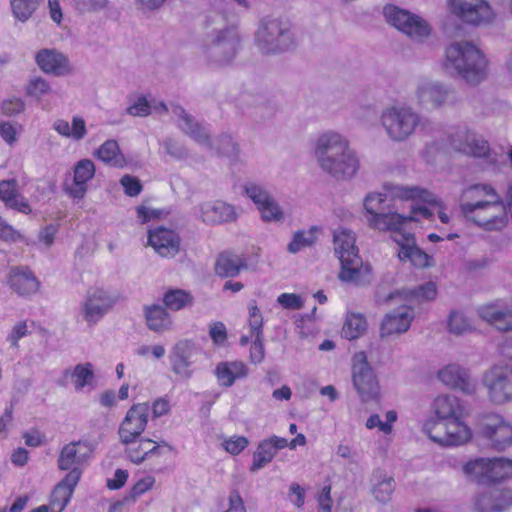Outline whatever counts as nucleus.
Instances as JSON below:
<instances>
[{"label":"nucleus","instance_id":"f257e3e1","mask_svg":"<svg viewBox=\"0 0 512 512\" xmlns=\"http://www.w3.org/2000/svg\"><path fill=\"white\" fill-rule=\"evenodd\" d=\"M315 153L321 168L336 179L350 178L359 168V161L349 149L348 142L338 133L320 136Z\"/></svg>","mask_w":512,"mask_h":512},{"label":"nucleus","instance_id":"f03ea898","mask_svg":"<svg viewBox=\"0 0 512 512\" xmlns=\"http://www.w3.org/2000/svg\"><path fill=\"white\" fill-rule=\"evenodd\" d=\"M445 66L453 67L471 84L479 83L486 75L487 61L482 52L470 42H456L447 47Z\"/></svg>","mask_w":512,"mask_h":512},{"label":"nucleus","instance_id":"7ed1b4c3","mask_svg":"<svg viewBox=\"0 0 512 512\" xmlns=\"http://www.w3.org/2000/svg\"><path fill=\"white\" fill-rule=\"evenodd\" d=\"M333 240L335 253L341 263L340 279L342 281L357 280L363 263L356 246L355 234L344 228L337 229L334 231Z\"/></svg>","mask_w":512,"mask_h":512},{"label":"nucleus","instance_id":"20e7f679","mask_svg":"<svg viewBox=\"0 0 512 512\" xmlns=\"http://www.w3.org/2000/svg\"><path fill=\"white\" fill-rule=\"evenodd\" d=\"M463 469L467 476L478 483L492 484L512 478V460L504 457L470 460Z\"/></svg>","mask_w":512,"mask_h":512},{"label":"nucleus","instance_id":"39448f33","mask_svg":"<svg viewBox=\"0 0 512 512\" xmlns=\"http://www.w3.org/2000/svg\"><path fill=\"white\" fill-rule=\"evenodd\" d=\"M466 417H455L442 422H427L424 430L428 437L441 446H461L472 439V430Z\"/></svg>","mask_w":512,"mask_h":512},{"label":"nucleus","instance_id":"423d86ee","mask_svg":"<svg viewBox=\"0 0 512 512\" xmlns=\"http://www.w3.org/2000/svg\"><path fill=\"white\" fill-rule=\"evenodd\" d=\"M386 195L381 193L368 194L364 200L369 227L379 231H390L393 233L405 222L407 218L396 212H383V203Z\"/></svg>","mask_w":512,"mask_h":512},{"label":"nucleus","instance_id":"0eeeda50","mask_svg":"<svg viewBox=\"0 0 512 512\" xmlns=\"http://www.w3.org/2000/svg\"><path fill=\"white\" fill-rule=\"evenodd\" d=\"M352 380L362 401L377 399L379 383L370 367L365 352H357L352 359Z\"/></svg>","mask_w":512,"mask_h":512},{"label":"nucleus","instance_id":"6e6552de","mask_svg":"<svg viewBox=\"0 0 512 512\" xmlns=\"http://www.w3.org/2000/svg\"><path fill=\"white\" fill-rule=\"evenodd\" d=\"M383 14L389 24L411 38L422 40L431 32L429 24L421 17L399 9L397 6L386 5Z\"/></svg>","mask_w":512,"mask_h":512},{"label":"nucleus","instance_id":"1a4fd4ad","mask_svg":"<svg viewBox=\"0 0 512 512\" xmlns=\"http://www.w3.org/2000/svg\"><path fill=\"white\" fill-rule=\"evenodd\" d=\"M124 445V453L126 458L135 465H140L146 461L161 458L171 454L173 447L164 440L155 441L148 437L140 436L136 440L129 443H121Z\"/></svg>","mask_w":512,"mask_h":512},{"label":"nucleus","instance_id":"9d476101","mask_svg":"<svg viewBox=\"0 0 512 512\" xmlns=\"http://www.w3.org/2000/svg\"><path fill=\"white\" fill-rule=\"evenodd\" d=\"M251 342L249 359L253 364L263 362L265 358V349L263 344V316L256 303L249 305L248 332L240 337L241 346H246Z\"/></svg>","mask_w":512,"mask_h":512},{"label":"nucleus","instance_id":"9b49d317","mask_svg":"<svg viewBox=\"0 0 512 512\" xmlns=\"http://www.w3.org/2000/svg\"><path fill=\"white\" fill-rule=\"evenodd\" d=\"M382 124L394 140L406 139L418 124L417 115L409 108H388L382 114Z\"/></svg>","mask_w":512,"mask_h":512},{"label":"nucleus","instance_id":"f8f14e48","mask_svg":"<svg viewBox=\"0 0 512 512\" xmlns=\"http://www.w3.org/2000/svg\"><path fill=\"white\" fill-rule=\"evenodd\" d=\"M150 415L148 402L133 404L126 412L118 428L120 443H129L144 433Z\"/></svg>","mask_w":512,"mask_h":512},{"label":"nucleus","instance_id":"ddd939ff","mask_svg":"<svg viewBox=\"0 0 512 512\" xmlns=\"http://www.w3.org/2000/svg\"><path fill=\"white\" fill-rule=\"evenodd\" d=\"M480 435L491 448L503 451L512 444V425L501 415H486L483 417Z\"/></svg>","mask_w":512,"mask_h":512},{"label":"nucleus","instance_id":"4468645a","mask_svg":"<svg viewBox=\"0 0 512 512\" xmlns=\"http://www.w3.org/2000/svg\"><path fill=\"white\" fill-rule=\"evenodd\" d=\"M483 381L493 403L503 404L512 399V367L495 366L485 373Z\"/></svg>","mask_w":512,"mask_h":512},{"label":"nucleus","instance_id":"2eb2a0df","mask_svg":"<svg viewBox=\"0 0 512 512\" xmlns=\"http://www.w3.org/2000/svg\"><path fill=\"white\" fill-rule=\"evenodd\" d=\"M391 237L400 247L398 256L401 261L410 262L418 268H425L431 265L432 257L416 245L411 229L400 226L391 233Z\"/></svg>","mask_w":512,"mask_h":512},{"label":"nucleus","instance_id":"dca6fc26","mask_svg":"<svg viewBox=\"0 0 512 512\" xmlns=\"http://www.w3.org/2000/svg\"><path fill=\"white\" fill-rule=\"evenodd\" d=\"M451 12L466 23L479 25L493 19V11L486 0H448Z\"/></svg>","mask_w":512,"mask_h":512},{"label":"nucleus","instance_id":"f3484780","mask_svg":"<svg viewBox=\"0 0 512 512\" xmlns=\"http://www.w3.org/2000/svg\"><path fill=\"white\" fill-rule=\"evenodd\" d=\"M287 29L282 27V22L278 19L265 20L261 23L256 40L260 49L264 53H276L286 50L285 44L289 36Z\"/></svg>","mask_w":512,"mask_h":512},{"label":"nucleus","instance_id":"a211bd4d","mask_svg":"<svg viewBox=\"0 0 512 512\" xmlns=\"http://www.w3.org/2000/svg\"><path fill=\"white\" fill-rule=\"evenodd\" d=\"M148 245L161 257L173 258L181 249V237L172 228L156 226L147 233Z\"/></svg>","mask_w":512,"mask_h":512},{"label":"nucleus","instance_id":"6ab92c4d","mask_svg":"<svg viewBox=\"0 0 512 512\" xmlns=\"http://www.w3.org/2000/svg\"><path fill=\"white\" fill-rule=\"evenodd\" d=\"M116 299L102 288H91L82 304V315L89 325L100 321L114 306Z\"/></svg>","mask_w":512,"mask_h":512},{"label":"nucleus","instance_id":"aec40b11","mask_svg":"<svg viewBox=\"0 0 512 512\" xmlns=\"http://www.w3.org/2000/svg\"><path fill=\"white\" fill-rule=\"evenodd\" d=\"M94 452L93 445L87 440L72 441L63 446L58 457L60 470L79 469L87 463Z\"/></svg>","mask_w":512,"mask_h":512},{"label":"nucleus","instance_id":"412c9836","mask_svg":"<svg viewBox=\"0 0 512 512\" xmlns=\"http://www.w3.org/2000/svg\"><path fill=\"white\" fill-rule=\"evenodd\" d=\"M448 142L454 150L473 157L482 158L489 155L488 142L466 129L458 128L450 133Z\"/></svg>","mask_w":512,"mask_h":512},{"label":"nucleus","instance_id":"4be33fe9","mask_svg":"<svg viewBox=\"0 0 512 512\" xmlns=\"http://www.w3.org/2000/svg\"><path fill=\"white\" fill-rule=\"evenodd\" d=\"M393 196L403 201L427 203L428 206L436 208L438 217L442 223L447 224L450 221V217L445 211V206L426 189L419 187L400 186L394 189Z\"/></svg>","mask_w":512,"mask_h":512},{"label":"nucleus","instance_id":"5701e85b","mask_svg":"<svg viewBox=\"0 0 512 512\" xmlns=\"http://www.w3.org/2000/svg\"><path fill=\"white\" fill-rule=\"evenodd\" d=\"M247 196L255 203L264 221H278L283 212L277 202L259 185L250 183L245 186Z\"/></svg>","mask_w":512,"mask_h":512},{"label":"nucleus","instance_id":"b1692460","mask_svg":"<svg viewBox=\"0 0 512 512\" xmlns=\"http://www.w3.org/2000/svg\"><path fill=\"white\" fill-rule=\"evenodd\" d=\"M81 477L79 469H72L69 471L64 479H62L53 489L50 504L52 512H62L69 503L75 487L77 486Z\"/></svg>","mask_w":512,"mask_h":512},{"label":"nucleus","instance_id":"393cba45","mask_svg":"<svg viewBox=\"0 0 512 512\" xmlns=\"http://www.w3.org/2000/svg\"><path fill=\"white\" fill-rule=\"evenodd\" d=\"M249 374L248 365L241 360L221 361L214 369L219 386L224 388L232 387L237 381L246 379Z\"/></svg>","mask_w":512,"mask_h":512},{"label":"nucleus","instance_id":"a878e982","mask_svg":"<svg viewBox=\"0 0 512 512\" xmlns=\"http://www.w3.org/2000/svg\"><path fill=\"white\" fill-rule=\"evenodd\" d=\"M475 506L479 512H502L512 506V490L493 488L480 493Z\"/></svg>","mask_w":512,"mask_h":512},{"label":"nucleus","instance_id":"bb28decb","mask_svg":"<svg viewBox=\"0 0 512 512\" xmlns=\"http://www.w3.org/2000/svg\"><path fill=\"white\" fill-rule=\"evenodd\" d=\"M288 446V440L283 437L271 436L261 441L253 454V462L250 466L251 472H256L270 463L278 450Z\"/></svg>","mask_w":512,"mask_h":512},{"label":"nucleus","instance_id":"cd10ccee","mask_svg":"<svg viewBox=\"0 0 512 512\" xmlns=\"http://www.w3.org/2000/svg\"><path fill=\"white\" fill-rule=\"evenodd\" d=\"M413 317V309L408 306H402L397 310L388 313L381 324V337L406 332L411 325Z\"/></svg>","mask_w":512,"mask_h":512},{"label":"nucleus","instance_id":"c85d7f7f","mask_svg":"<svg viewBox=\"0 0 512 512\" xmlns=\"http://www.w3.org/2000/svg\"><path fill=\"white\" fill-rule=\"evenodd\" d=\"M438 378L443 384L460 390L465 394H473L475 392V385L470 381L469 374L458 365H447L438 372Z\"/></svg>","mask_w":512,"mask_h":512},{"label":"nucleus","instance_id":"c756f323","mask_svg":"<svg viewBox=\"0 0 512 512\" xmlns=\"http://www.w3.org/2000/svg\"><path fill=\"white\" fill-rule=\"evenodd\" d=\"M479 317L499 331H512V309L497 303L484 304L478 309Z\"/></svg>","mask_w":512,"mask_h":512},{"label":"nucleus","instance_id":"7c9ffc66","mask_svg":"<svg viewBox=\"0 0 512 512\" xmlns=\"http://www.w3.org/2000/svg\"><path fill=\"white\" fill-rule=\"evenodd\" d=\"M0 200L9 209H13L27 215L32 213V208L28 200L19 194L18 182L16 179L0 181Z\"/></svg>","mask_w":512,"mask_h":512},{"label":"nucleus","instance_id":"2f4dec72","mask_svg":"<svg viewBox=\"0 0 512 512\" xmlns=\"http://www.w3.org/2000/svg\"><path fill=\"white\" fill-rule=\"evenodd\" d=\"M39 68L45 73L64 75L70 72L69 61L62 53L54 49H42L35 57Z\"/></svg>","mask_w":512,"mask_h":512},{"label":"nucleus","instance_id":"473e14b6","mask_svg":"<svg viewBox=\"0 0 512 512\" xmlns=\"http://www.w3.org/2000/svg\"><path fill=\"white\" fill-rule=\"evenodd\" d=\"M201 217L203 222L214 225L235 221L237 214L232 205L216 200L202 204Z\"/></svg>","mask_w":512,"mask_h":512},{"label":"nucleus","instance_id":"72a5a7b5","mask_svg":"<svg viewBox=\"0 0 512 512\" xmlns=\"http://www.w3.org/2000/svg\"><path fill=\"white\" fill-rule=\"evenodd\" d=\"M436 419L430 422H444L455 417H467L468 411L461 404L460 400L454 396L440 395L434 400L433 404Z\"/></svg>","mask_w":512,"mask_h":512},{"label":"nucleus","instance_id":"f704fd0d","mask_svg":"<svg viewBox=\"0 0 512 512\" xmlns=\"http://www.w3.org/2000/svg\"><path fill=\"white\" fill-rule=\"evenodd\" d=\"M10 287L19 295L27 296L38 291L40 283L28 268L13 267L8 277Z\"/></svg>","mask_w":512,"mask_h":512},{"label":"nucleus","instance_id":"c9c22d12","mask_svg":"<svg viewBox=\"0 0 512 512\" xmlns=\"http://www.w3.org/2000/svg\"><path fill=\"white\" fill-rule=\"evenodd\" d=\"M193 349V343L189 340H180L174 345L170 355V363L175 374L189 375Z\"/></svg>","mask_w":512,"mask_h":512},{"label":"nucleus","instance_id":"e433bc0d","mask_svg":"<svg viewBox=\"0 0 512 512\" xmlns=\"http://www.w3.org/2000/svg\"><path fill=\"white\" fill-rule=\"evenodd\" d=\"M95 165L90 159L80 160L74 167V184L70 194L74 198H82L87 190V182L95 175Z\"/></svg>","mask_w":512,"mask_h":512},{"label":"nucleus","instance_id":"4c0bfd02","mask_svg":"<svg viewBox=\"0 0 512 512\" xmlns=\"http://www.w3.org/2000/svg\"><path fill=\"white\" fill-rule=\"evenodd\" d=\"M147 327L156 333L170 330L172 319L167 309L161 305L153 304L144 309Z\"/></svg>","mask_w":512,"mask_h":512},{"label":"nucleus","instance_id":"58836bf2","mask_svg":"<svg viewBox=\"0 0 512 512\" xmlns=\"http://www.w3.org/2000/svg\"><path fill=\"white\" fill-rule=\"evenodd\" d=\"M95 156L104 164L111 167L123 168L127 164L126 158L121 152L118 142L113 139L105 141L96 150Z\"/></svg>","mask_w":512,"mask_h":512},{"label":"nucleus","instance_id":"ea45409f","mask_svg":"<svg viewBox=\"0 0 512 512\" xmlns=\"http://www.w3.org/2000/svg\"><path fill=\"white\" fill-rule=\"evenodd\" d=\"M245 267L243 258L235 256L231 252L224 251L219 254L215 263V273L223 278L234 277Z\"/></svg>","mask_w":512,"mask_h":512},{"label":"nucleus","instance_id":"a19ab883","mask_svg":"<svg viewBox=\"0 0 512 512\" xmlns=\"http://www.w3.org/2000/svg\"><path fill=\"white\" fill-rule=\"evenodd\" d=\"M53 128L58 134L67 138H73L74 140L83 139L87 133L85 121L80 116L73 117L72 127H70L66 120L58 119L55 121Z\"/></svg>","mask_w":512,"mask_h":512},{"label":"nucleus","instance_id":"79ce46f5","mask_svg":"<svg viewBox=\"0 0 512 512\" xmlns=\"http://www.w3.org/2000/svg\"><path fill=\"white\" fill-rule=\"evenodd\" d=\"M417 94L422 103H429L437 108L447 100L449 91L438 84H426L418 89Z\"/></svg>","mask_w":512,"mask_h":512},{"label":"nucleus","instance_id":"37998d69","mask_svg":"<svg viewBox=\"0 0 512 512\" xmlns=\"http://www.w3.org/2000/svg\"><path fill=\"white\" fill-rule=\"evenodd\" d=\"M164 307L171 311H179L193 302L190 292L183 289L170 288L163 294Z\"/></svg>","mask_w":512,"mask_h":512},{"label":"nucleus","instance_id":"c03bdc74","mask_svg":"<svg viewBox=\"0 0 512 512\" xmlns=\"http://www.w3.org/2000/svg\"><path fill=\"white\" fill-rule=\"evenodd\" d=\"M367 322L363 315L350 313L347 315L342 328L343 336L348 340L359 338L366 330Z\"/></svg>","mask_w":512,"mask_h":512},{"label":"nucleus","instance_id":"a18cd8bd","mask_svg":"<svg viewBox=\"0 0 512 512\" xmlns=\"http://www.w3.org/2000/svg\"><path fill=\"white\" fill-rule=\"evenodd\" d=\"M70 375L74 387L77 391H81L86 385L90 384L94 379V371L91 363L78 364L72 371L66 370L65 376Z\"/></svg>","mask_w":512,"mask_h":512},{"label":"nucleus","instance_id":"49530a36","mask_svg":"<svg viewBox=\"0 0 512 512\" xmlns=\"http://www.w3.org/2000/svg\"><path fill=\"white\" fill-rule=\"evenodd\" d=\"M179 113V116L184 122V126L182 127L187 134H189L195 141L203 144L209 143V135L205 132L204 128H202L199 124L194 123L192 117L188 115L183 108L177 107L176 110Z\"/></svg>","mask_w":512,"mask_h":512},{"label":"nucleus","instance_id":"de8ad7c7","mask_svg":"<svg viewBox=\"0 0 512 512\" xmlns=\"http://www.w3.org/2000/svg\"><path fill=\"white\" fill-rule=\"evenodd\" d=\"M156 479L151 475H146L138 479L129 489L123 498L124 503L135 502L139 497L152 490L155 486Z\"/></svg>","mask_w":512,"mask_h":512},{"label":"nucleus","instance_id":"09e8293b","mask_svg":"<svg viewBox=\"0 0 512 512\" xmlns=\"http://www.w3.org/2000/svg\"><path fill=\"white\" fill-rule=\"evenodd\" d=\"M449 331L455 335H463L471 332L473 327L469 319L461 311L453 310L448 318Z\"/></svg>","mask_w":512,"mask_h":512},{"label":"nucleus","instance_id":"8fccbe9b","mask_svg":"<svg viewBox=\"0 0 512 512\" xmlns=\"http://www.w3.org/2000/svg\"><path fill=\"white\" fill-rule=\"evenodd\" d=\"M13 15L20 21L29 19L37 9L38 0H11Z\"/></svg>","mask_w":512,"mask_h":512},{"label":"nucleus","instance_id":"3c124183","mask_svg":"<svg viewBox=\"0 0 512 512\" xmlns=\"http://www.w3.org/2000/svg\"><path fill=\"white\" fill-rule=\"evenodd\" d=\"M397 420V413L394 410H390L386 413V421H381L378 414H372L366 421V427L368 429L378 428L385 434L392 432V426Z\"/></svg>","mask_w":512,"mask_h":512},{"label":"nucleus","instance_id":"603ef678","mask_svg":"<svg viewBox=\"0 0 512 512\" xmlns=\"http://www.w3.org/2000/svg\"><path fill=\"white\" fill-rule=\"evenodd\" d=\"M249 443L247 437L233 435L223 440L222 447L229 454L237 456L249 446Z\"/></svg>","mask_w":512,"mask_h":512},{"label":"nucleus","instance_id":"864d4df0","mask_svg":"<svg viewBox=\"0 0 512 512\" xmlns=\"http://www.w3.org/2000/svg\"><path fill=\"white\" fill-rule=\"evenodd\" d=\"M315 231V229H311L307 237L303 231L296 232L288 245V250L292 253H296L304 247L311 246L316 241Z\"/></svg>","mask_w":512,"mask_h":512},{"label":"nucleus","instance_id":"5fc2aeb1","mask_svg":"<svg viewBox=\"0 0 512 512\" xmlns=\"http://www.w3.org/2000/svg\"><path fill=\"white\" fill-rule=\"evenodd\" d=\"M415 205L411 207L410 214L408 216H404L407 218L401 227H405L406 229H410L408 226L413 221H419L420 218L423 219H431L433 212L426 206H422L423 203L414 202Z\"/></svg>","mask_w":512,"mask_h":512},{"label":"nucleus","instance_id":"6e6d98bb","mask_svg":"<svg viewBox=\"0 0 512 512\" xmlns=\"http://www.w3.org/2000/svg\"><path fill=\"white\" fill-rule=\"evenodd\" d=\"M394 479L388 478L375 485L373 488V495L379 502L385 503L390 500L391 495L394 491Z\"/></svg>","mask_w":512,"mask_h":512},{"label":"nucleus","instance_id":"4d7b16f0","mask_svg":"<svg viewBox=\"0 0 512 512\" xmlns=\"http://www.w3.org/2000/svg\"><path fill=\"white\" fill-rule=\"evenodd\" d=\"M26 91L28 95L40 99L50 92V85L46 80L36 77L29 81Z\"/></svg>","mask_w":512,"mask_h":512},{"label":"nucleus","instance_id":"13d9d810","mask_svg":"<svg viewBox=\"0 0 512 512\" xmlns=\"http://www.w3.org/2000/svg\"><path fill=\"white\" fill-rule=\"evenodd\" d=\"M29 333L27 321H19L17 322L11 329L10 333L7 336V341L10 343L11 347L18 348L19 341L27 336Z\"/></svg>","mask_w":512,"mask_h":512},{"label":"nucleus","instance_id":"bf43d9fd","mask_svg":"<svg viewBox=\"0 0 512 512\" xmlns=\"http://www.w3.org/2000/svg\"><path fill=\"white\" fill-rule=\"evenodd\" d=\"M0 239L6 242H18L24 240V236L0 216Z\"/></svg>","mask_w":512,"mask_h":512},{"label":"nucleus","instance_id":"052dcab7","mask_svg":"<svg viewBox=\"0 0 512 512\" xmlns=\"http://www.w3.org/2000/svg\"><path fill=\"white\" fill-rule=\"evenodd\" d=\"M120 183L124 188V192L126 195L130 197H135L139 195L143 189V186L140 182V180L134 176L131 175H124L120 179Z\"/></svg>","mask_w":512,"mask_h":512},{"label":"nucleus","instance_id":"680f3d73","mask_svg":"<svg viewBox=\"0 0 512 512\" xmlns=\"http://www.w3.org/2000/svg\"><path fill=\"white\" fill-rule=\"evenodd\" d=\"M437 295V287L433 282H428L411 291V296L417 300H433Z\"/></svg>","mask_w":512,"mask_h":512},{"label":"nucleus","instance_id":"e2e57ef3","mask_svg":"<svg viewBox=\"0 0 512 512\" xmlns=\"http://www.w3.org/2000/svg\"><path fill=\"white\" fill-rule=\"evenodd\" d=\"M2 112L6 116H13L24 111L25 104L22 99L11 97L2 102Z\"/></svg>","mask_w":512,"mask_h":512},{"label":"nucleus","instance_id":"0e129e2a","mask_svg":"<svg viewBox=\"0 0 512 512\" xmlns=\"http://www.w3.org/2000/svg\"><path fill=\"white\" fill-rule=\"evenodd\" d=\"M277 302L286 309L298 310L303 307L301 297L294 293H282L278 296Z\"/></svg>","mask_w":512,"mask_h":512},{"label":"nucleus","instance_id":"69168bd1","mask_svg":"<svg viewBox=\"0 0 512 512\" xmlns=\"http://www.w3.org/2000/svg\"><path fill=\"white\" fill-rule=\"evenodd\" d=\"M151 106L146 97H139L135 103L127 108V113L132 116L144 117L150 114Z\"/></svg>","mask_w":512,"mask_h":512},{"label":"nucleus","instance_id":"338daca9","mask_svg":"<svg viewBox=\"0 0 512 512\" xmlns=\"http://www.w3.org/2000/svg\"><path fill=\"white\" fill-rule=\"evenodd\" d=\"M74 4L78 11L85 13L105 8L107 0H74Z\"/></svg>","mask_w":512,"mask_h":512},{"label":"nucleus","instance_id":"774afa93","mask_svg":"<svg viewBox=\"0 0 512 512\" xmlns=\"http://www.w3.org/2000/svg\"><path fill=\"white\" fill-rule=\"evenodd\" d=\"M210 337L214 344L223 345L227 340V330L222 322H216L210 327Z\"/></svg>","mask_w":512,"mask_h":512}]
</instances>
